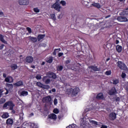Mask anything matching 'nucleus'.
<instances>
[{"label": "nucleus", "mask_w": 128, "mask_h": 128, "mask_svg": "<svg viewBox=\"0 0 128 128\" xmlns=\"http://www.w3.org/2000/svg\"><path fill=\"white\" fill-rule=\"evenodd\" d=\"M31 128H38V127L36 124H32Z\"/></svg>", "instance_id": "obj_41"}, {"label": "nucleus", "mask_w": 128, "mask_h": 128, "mask_svg": "<svg viewBox=\"0 0 128 128\" xmlns=\"http://www.w3.org/2000/svg\"><path fill=\"white\" fill-rule=\"evenodd\" d=\"M4 16V13L2 12H0V16Z\"/></svg>", "instance_id": "obj_58"}, {"label": "nucleus", "mask_w": 128, "mask_h": 128, "mask_svg": "<svg viewBox=\"0 0 128 128\" xmlns=\"http://www.w3.org/2000/svg\"><path fill=\"white\" fill-rule=\"evenodd\" d=\"M62 16H64V15L62 14H60L58 17V20H61V18H62Z\"/></svg>", "instance_id": "obj_45"}, {"label": "nucleus", "mask_w": 128, "mask_h": 128, "mask_svg": "<svg viewBox=\"0 0 128 128\" xmlns=\"http://www.w3.org/2000/svg\"><path fill=\"white\" fill-rule=\"evenodd\" d=\"M100 128H108V126L105 125H102Z\"/></svg>", "instance_id": "obj_53"}, {"label": "nucleus", "mask_w": 128, "mask_h": 128, "mask_svg": "<svg viewBox=\"0 0 128 128\" xmlns=\"http://www.w3.org/2000/svg\"><path fill=\"white\" fill-rule=\"evenodd\" d=\"M36 85L39 86L40 88H43L44 86V84L40 83V82H36Z\"/></svg>", "instance_id": "obj_34"}, {"label": "nucleus", "mask_w": 128, "mask_h": 128, "mask_svg": "<svg viewBox=\"0 0 128 128\" xmlns=\"http://www.w3.org/2000/svg\"><path fill=\"white\" fill-rule=\"evenodd\" d=\"M68 68H70L72 70H78V68L72 66V65H68Z\"/></svg>", "instance_id": "obj_26"}, {"label": "nucleus", "mask_w": 128, "mask_h": 128, "mask_svg": "<svg viewBox=\"0 0 128 128\" xmlns=\"http://www.w3.org/2000/svg\"><path fill=\"white\" fill-rule=\"evenodd\" d=\"M80 92V88H72V95L76 96L77 94Z\"/></svg>", "instance_id": "obj_6"}, {"label": "nucleus", "mask_w": 128, "mask_h": 128, "mask_svg": "<svg viewBox=\"0 0 128 128\" xmlns=\"http://www.w3.org/2000/svg\"><path fill=\"white\" fill-rule=\"evenodd\" d=\"M5 82H14V78L12 76H8L5 78Z\"/></svg>", "instance_id": "obj_16"}, {"label": "nucleus", "mask_w": 128, "mask_h": 128, "mask_svg": "<svg viewBox=\"0 0 128 128\" xmlns=\"http://www.w3.org/2000/svg\"><path fill=\"white\" fill-rule=\"evenodd\" d=\"M109 118L111 120H114L116 118V114L114 112H112L109 115Z\"/></svg>", "instance_id": "obj_10"}, {"label": "nucleus", "mask_w": 128, "mask_h": 128, "mask_svg": "<svg viewBox=\"0 0 128 128\" xmlns=\"http://www.w3.org/2000/svg\"><path fill=\"white\" fill-rule=\"evenodd\" d=\"M50 86L48 85H43V87L42 88H44L45 90H48L50 88Z\"/></svg>", "instance_id": "obj_38"}, {"label": "nucleus", "mask_w": 128, "mask_h": 128, "mask_svg": "<svg viewBox=\"0 0 128 128\" xmlns=\"http://www.w3.org/2000/svg\"><path fill=\"white\" fill-rule=\"evenodd\" d=\"M66 128H78V126L74 124H72L69 126H68Z\"/></svg>", "instance_id": "obj_30"}, {"label": "nucleus", "mask_w": 128, "mask_h": 128, "mask_svg": "<svg viewBox=\"0 0 128 128\" xmlns=\"http://www.w3.org/2000/svg\"><path fill=\"white\" fill-rule=\"evenodd\" d=\"M44 64H46L44 62H42V66H44Z\"/></svg>", "instance_id": "obj_61"}, {"label": "nucleus", "mask_w": 128, "mask_h": 128, "mask_svg": "<svg viewBox=\"0 0 128 128\" xmlns=\"http://www.w3.org/2000/svg\"><path fill=\"white\" fill-rule=\"evenodd\" d=\"M58 112H59L58 109L55 108L54 110V114H58Z\"/></svg>", "instance_id": "obj_46"}, {"label": "nucleus", "mask_w": 128, "mask_h": 128, "mask_svg": "<svg viewBox=\"0 0 128 128\" xmlns=\"http://www.w3.org/2000/svg\"><path fill=\"white\" fill-rule=\"evenodd\" d=\"M28 94V92L26 91H22L20 92V96H26Z\"/></svg>", "instance_id": "obj_22"}, {"label": "nucleus", "mask_w": 128, "mask_h": 128, "mask_svg": "<svg viewBox=\"0 0 128 128\" xmlns=\"http://www.w3.org/2000/svg\"><path fill=\"white\" fill-rule=\"evenodd\" d=\"M6 102V99L4 98H2L0 100V104H2Z\"/></svg>", "instance_id": "obj_36"}, {"label": "nucleus", "mask_w": 128, "mask_h": 128, "mask_svg": "<svg viewBox=\"0 0 128 128\" xmlns=\"http://www.w3.org/2000/svg\"><path fill=\"white\" fill-rule=\"evenodd\" d=\"M31 68H34L35 66H31Z\"/></svg>", "instance_id": "obj_62"}, {"label": "nucleus", "mask_w": 128, "mask_h": 128, "mask_svg": "<svg viewBox=\"0 0 128 128\" xmlns=\"http://www.w3.org/2000/svg\"><path fill=\"white\" fill-rule=\"evenodd\" d=\"M6 122L8 125L12 126V124H14V120H12V118H8L6 120Z\"/></svg>", "instance_id": "obj_21"}, {"label": "nucleus", "mask_w": 128, "mask_h": 128, "mask_svg": "<svg viewBox=\"0 0 128 128\" xmlns=\"http://www.w3.org/2000/svg\"><path fill=\"white\" fill-rule=\"evenodd\" d=\"M118 68H120L121 70H124L128 68V67H126V65L122 62H118Z\"/></svg>", "instance_id": "obj_4"}, {"label": "nucleus", "mask_w": 128, "mask_h": 128, "mask_svg": "<svg viewBox=\"0 0 128 128\" xmlns=\"http://www.w3.org/2000/svg\"><path fill=\"white\" fill-rule=\"evenodd\" d=\"M44 36H46L45 34L39 35L38 37V40L40 41V40H42V38H44Z\"/></svg>", "instance_id": "obj_28"}, {"label": "nucleus", "mask_w": 128, "mask_h": 128, "mask_svg": "<svg viewBox=\"0 0 128 128\" xmlns=\"http://www.w3.org/2000/svg\"><path fill=\"white\" fill-rule=\"evenodd\" d=\"M116 44H120V41H118V40H116Z\"/></svg>", "instance_id": "obj_56"}, {"label": "nucleus", "mask_w": 128, "mask_h": 128, "mask_svg": "<svg viewBox=\"0 0 128 128\" xmlns=\"http://www.w3.org/2000/svg\"><path fill=\"white\" fill-rule=\"evenodd\" d=\"M52 60H53L52 56H50L46 58V62H48L49 64H52Z\"/></svg>", "instance_id": "obj_23"}, {"label": "nucleus", "mask_w": 128, "mask_h": 128, "mask_svg": "<svg viewBox=\"0 0 128 128\" xmlns=\"http://www.w3.org/2000/svg\"><path fill=\"white\" fill-rule=\"evenodd\" d=\"M11 68L12 70H16V68H18V66L16 64H14L11 66Z\"/></svg>", "instance_id": "obj_35"}, {"label": "nucleus", "mask_w": 128, "mask_h": 128, "mask_svg": "<svg viewBox=\"0 0 128 128\" xmlns=\"http://www.w3.org/2000/svg\"><path fill=\"white\" fill-rule=\"evenodd\" d=\"M58 2H60V0H56L55 4L57 3V4H60V3H58Z\"/></svg>", "instance_id": "obj_57"}, {"label": "nucleus", "mask_w": 128, "mask_h": 128, "mask_svg": "<svg viewBox=\"0 0 128 128\" xmlns=\"http://www.w3.org/2000/svg\"><path fill=\"white\" fill-rule=\"evenodd\" d=\"M34 12H40V9L38 8H34Z\"/></svg>", "instance_id": "obj_43"}, {"label": "nucleus", "mask_w": 128, "mask_h": 128, "mask_svg": "<svg viewBox=\"0 0 128 128\" xmlns=\"http://www.w3.org/2000/svg\"><path fill=\"white\" fill-rule=\"evenodd\" d=\"M28 40H30V42H36L38 40V39L36 38H34L30 36L28 37Z\"/></svg>", "instance_id": "obj_17"}, {"label": "nucleus", "mask_w": 128, "mask_h": 128, "mask_svg": "<svg viewBox=\"0 0 128 128\" xmlns=\"http://www.w3.org/2000/svg\"><path fill=\"white\" fill-rule=\"evenodd\" d=\"M3 76H4V78H6V74H4Z\"/></svg>", "instance_id": "obj_59"}, {"label": "nucleus", "mask_w": 128, "mask_h": 128, "mask_svg": "<svg viewBox=\"0 0 128 128\" xmlns=\"http://www.w3.org/2000/svg\"><path fill=\"white\" fill-rule=\"evenodd\" d=\"M86 124V118H84L80 120V128H84Z\"/></svg>", "instance_id": "obj_7"}, {"label": "nucleus", "mask_w": 128, "mask_h": 128, "mask_svg": "<svg viewBox=\"0 0 128 128\" xmlns=\"http://www.w3.org/2000/svg\"><path fill=\"white\" fill-rule=\"evenodd\" d=\"M66 92V94H72V88H69L67 89Z\"/></svg>", "instance_id": "obj_27"}, {"label": "nucleus", "mask_w": 128, "mask_h": 128, "mask_svg": "<svg viewBox=\"0 0 128 128\" xmlns=\"http://www.w3.org/2000/svg\"><path fill=\"white\" fill-rule=\"evenodd\" d=\"M62 68H64V67L62 66H59L57 67V70H58V72H60L62 70Z\"/></svg>", "instance_id": "obj_32"}, {"label": "nucleus", "mask_w": 128, "mask_h": 128, "mask_svg": "<svg viewBox=\"0 0 128 128\" xmlns=\"http://www.w3.org/2000/svg\"><path fill=\"white\" fill-rule=\"evenodd\" d=\"M13 86H24V82L20 80L16 83H14Z\"/></svg>", "instance_id": "obj_15"}, {"label": "nucleus", "mask_w": 128, "mask_h": 128, "mask_svg": "<svg viewBox=\"0 0 128 128\" xmlns=\"http://www.w3.org/2000/svg\"><path fill=\"white\" fill-rule=\"evenodd\" d=\"M50 18L53 20H56V14H51L50 15Z\"/></svg>", "instance_id": "obj_31"}, {"label": "nucleus", "mask_w": 128, "mask_h": 128, "mask_svg": "<svg viewBox=\"0 0 128 128\" xmlns=\"http://www.w3.org/2000/svg\"><path fill=\"white\" fill-rule=\"evenodd\" d=\"M116 50L118 52H122V46L120 45H117L116 46Z\"/></svg>", "instance_id": "obj_18"}, {"label": "nucleus", "mask_w": 128, "mask_h": 128, "mask_svg": "<svg viewBox=\"0 0 128 128\" xmlns=\"http://www.w3.org/2000/svg\"><path fill=\"white\" fill-rule=\"evenodd\" d=\"M2 118H8L10 116V115H8V113L5 112L2 115Z\"/></svg>", "instance_id": "obj_25"}, {"label": "nucleus", "mask_w": 128, "mask_h": 128, "mask_svg": "<svg viewBox=\"0 0 128 128\" xmlns=\"http://www.w3.org/2000/svg\"><path fill=\"white\" fill-rule=\"evenodd\" d=\"M47 76H48V78H56V75L52 72H48L47 73Z\"/></svg>", "instance_id": "obj_8"}, {"label": "nucleus", "mask_w": 128, "mask_h": 128, "mask_svg": "<svg viewBox=\"0 0 128 128\" xmlns=\"http://www.w3.org/2000/svg\"><path fill=\"white\" fill-rule=\"evenodd\" d=\"M43 82L46 84H50V80L48 76H44L42 78Z\"/></svg>", "instance_id": "obj_14"}, {"label": "nucleus", "mask_w": 128, "mask_h": 128, "mask_svg": "<svg viewBox=\"0 0 128 128\" xmlns=\"http://www.w3.org/2000/svg\"><path fill=\"white\" fill-rule=\"evenodd\" d=\"M14 107V104L12 101L6 102L3 106V108L8 109L10 108V110H12Z\"/></svg>", "instance_id": "obj_1"}, {"label": "nucleus", "mask_w": 128, "mask_h": 128, "mask_svg": "<svg viewBox=\"0 0 128 128\" xmlns=\"http://www.w3.org/2000/svg\"><path fill=\"white\" fill-rule=\"evenodd\" d=\"M27 30H28V32L29 34H32V29L28 27L26 28Z\"/></svg>", "instance_id": "obj_48"}, {"label": "nucleus", "mask_w": 128, "mask_h": 128, "mask_svg": "<svg viewBox=\"0 0 128 128\" xmlns=\"http://www.w3.org/2000/svg\"><path fill=\"white\" fill-rule=\"evenodd\" d=\"M92 6H94L95 8H100V4L98 3H93L92 4Z\"/></svg>", "instance_id": "obj_24"}, {"label": "nucleus", "mask_w": 128, "mask_h": 128, "mask_svg": "<svg viewBox=\"0 0 128 128\" xmlns=\"http://www.w3.org/2000/svg\"><path fill=\"white\" fill-rule=\"evenodd\" d=\"M108 94L110 96H112L113 94H116V88L113 87L112 90L108 92Z\"/></svg>", "instance_id": "obj_12"}, {"label": "nucleus", "mask_w": 128, "mask_h": 128, "mask_svg": "<svg viewBox=\"0 0 128 128\" xmlns=\"http://www.w3.org/2000/svg\"><path fill=\"white\" fill-rule=\"evenodd\" d=\"M62 56H64V53L62 52H60L58 54V58H60Z\"/></svg>", "instance_id": "obj_50"}, {"label": "nucleus", "mask_w": 128, "mask_h": 128, "mask_svg": "<svg viewBox=\"0 0 128 128\" xmlns=\"http://www.w3.org/2000/svg\"><path fill=\"white\" fill-rule=\"evenodd\" d=\"M105 74H106V76H110V74H112V72L110 70L106 71L105 72Z\"/></svg>", "instance_id": "obj_40"}, {"label": "nucleus", "mask_w": 128, "mask_h": 128, "mask_svg": "<svg viewBox=\"0 0 128 128\" xmlns=\"http://www.w3.org/2000/svg\"><path fill=\"white\" fill-rule=\"evenodd\" d=\"M70 60H67L66 62V64H70Z\"/></svg>", "instance_id": "obj_52"}, {"label": "nucleus", "mask_w": 128, "mask_h": 128, "mask_svg": "<svg viewBox=\"0 0 128 128\" xmlns=\"http://www.w3.org/2000/svg\"><path fill=\"white\" fill-rule=\"evenodd\" d=\"M4 36L0 34V40L4 44H8V42L4 39Z\"/></svg>", "instance_id": "obj_20"}, {"label": "nucleus", "mask_w": 128, "mask_h": 128, "mask_svg": "<svg viewBox=\"0 0 128 128\" xmlns=\"http://www.w3.org/2000/svg\"><path fill=\"white\" fill-rule=\"evenodd\" d=\"M116 20H118V22H128V18H126L124 16H118L116 18Z\"/></svg>", "instance_id": "obj_5"}, {"label": "nucleus", "mask_w": 128, "mask_h": 128, "mask_svg": "<svg viewBox=\"0 0 128 128\" xmlns=\"http://www.w3.org/2000/svg\"><path fill=\"white\" fill-rule=\"evenodd\" d=\"M60 4L63 6H64L66 4V1L64 0H61L60 2Z\"/></svg>", "instance_id": "obj_39"}, {"label": "nucleus", "mask_w": 128, "mask_h": 128, "mask_svg": "<svg viewBox=\"0 0 128 128\" xmlns=\"http://www.w3.org/2000/svg\"><path fill=\"white\" fill-rule=\"evenodd\" d=\"M90 122H92V124H95V126H98V122L96 121L91 120Z\"/></svg>", "instance_id": "obj_47"}, {"label": "nucleus", "mask_w": 128, "mask_h": 128, "mask_svg": "<svg viewBox=\"0 0 128 128\" xmlns=\"http://www.w3.org/2000/svg\"><path fill=\"white\" fill-rule=\"evenodd\" d=\"M97 100H104V94L102 93H99L96 96Z\"/></svg>", "instance_id": "obj_19"}, {"label": "nucleus", "mask_w": 128, "mask_h": 128, "mask_svg": "<svg viewBox=\"0 0 128 128\" xmlns=\"http://www.w3.org/2000/svg\"><path fill=\"white\" fill-rule=\"evenodd\" d=\"M56 120V115L54 114H50L48 116V120Z\"/></svg>", "instance_id": "obj_13"}, {"label": "nucleus", "mask_w": 128, "mask_h": 128, "mask_svg": "<svg viewBox=\"0 0 128 128\" xmlns=\"http://www.w3.org/2000/svg\"><path fill=\"white\" fill-rule=\"evenodd\" d=\"M88 68H91V70H94V72H98V68L94 66L89 67Z\"/></svg>", "instance_id": "obj_29"}, {"label": "nucleus", "mask_w": 128, "mask_h": 128, "mask_svg": "<svg viewBox=\"0 0 128 128\" xmlns=\"http://www.w3.org/2000/svg\"><path fill=\"white\" fill-rule=\"evenodd\" d=\"M26 62L30 64L34 62V58H32V56H28L26 58Z\"/></svg>", "instance_id": "obj_11"}, {"label": "nucleus", "mask_w": 128, "mask_h": 128, "mask_svg": "<svg viewBox=\"0 0 128 128\" xmlns=\"http://www.w3.org/2000/svg\"><path fill=\"white\" fill-rule=\"evenodd\" d=\"M36 80H42V76L40 74H37L36 76Z\"/></svg>", "instance_id": "obj_42"}, {"label": "nucleus", "mask_w": 128, "mask_h": 128, "mask_svg": "<svg viewBox=\"0 0 128 128\" xmlns=\"http://www.w3.org/2000/svg\"><path fill=\"white\" fill-rule=\"evenodd\" d=\"M121 76L122 78H126V73H124V72H122Z\"/></svg>", "instance_id": "obj_44"}, {"label": "nucleus", "mask_w": 128, "mask_h": 128, "mask_svg": "<svg viewBox=\"0 0 128 128\" xmlns=\"http://www.w3.org/2000/svg\"><path fill=\"white\" fill-rule=\"evenodd\" d=\"M42 102L44 104H52V97L48 96L42 98Z\"/></svg>", "instance_id": "obj_2"}, {"label": "nucleus", "mask_w": 128, "mask_h": 128, "mask_svg": "<svg viewBox=\"0 0 128 128\" xmlns=\"http://www.w3.org/2000/svg\"><path fill=\"white\" fill-rule=\"evenodd\" d=\"M6 90V92H5V94H8V91Z\"/></svg>", "instance_id": "obj_60"}, {"label": "nucleus", "mask_w": 128, "mask_h": 128, "mask_svg": "<svg viewBox=\"0 0 128 128\" xmlns=\"http://www.w3.org/2000/svg\"><path fill=\"white\" fill-rule=\"evenodd\" d=\"M20 120H22L23 118L22 116H20Z\"/></svg>", "instance_id": "obj_63"}, {"label": "nucleus", "mask_w": 128, "mask_h": 128, "mask_svg": "<svg viewBox=\"0 0 128 128\" xmlns=\"http://www.w3.org/2000/svg\"><path fill=\"white\" fill-rule=\"evenodd\" d=\"M19 4L21 6L28 4V0H19Z\"/></svg>", "instance_id": "obj_9"}, {"label": "nucleus", "mask_w": 128, "mask_h": 128, "mask_svg": "<svg viewBox=\"0 0 128 128\" xmlns=\"http://www.w3.org/2000/svg\"><path fill=\"white\" fill-rule=\"evenodd\" d=\"M52 92H56V88H52Z\"/></svg>", "instance_id": "obj_55"}, {"label": "nucleus", "mask_w": 128, "mask_h": 128, "mask_svg": "<svg viewBox=\"0 0 128 128\" xmlns=\"http://www.w3.org/2000/svg\"><path fill=\"white\" fill-rule=\"evenodd\" d=\"M110 58H108L106 59V62H108V60H110Z\"/></svg>", "instance_id": "obj_64"}, {"label": "nucleus", "mask_w": 128, "mask_h": 128, "mask_svg": "<svg viewBox=\"0 0 128 128\" xmlns=\"http://www.w3.org/2000/svg\"><path fill=\"white\" fill-rule=\"evenodd\" d=\"M4 46V44H2L0 46V50H2Z\"/></svg>", "instance_id": "obj_51"}, {"label": "nucleus", "mask_w": 128, "mask_h": 128, "mask_svg": "<svg viewBox=\"0 0 128 128\" xmlns=\"http://www.w3.org/2000/svg\"><path fill=\"white\" fill-rule=\"evenodd\" d=\"M113 82V84H118V82H120L118 81V80L117 79H114L112 80Z\"/></svg>", "instance_id": "obj_33"}, {"label": "nucleus", "mask_w": 128, "mask_h": 128, "mask_svg": "<svg viewBox=\"0 0 128 128\" xmlns=\"http://www.w3.org/2000/svg\"><path fill=\"white\" fill-rule=\"evenodd\" d=\"M120 16H126V14H124V12H122L120 14Z\"/></svg>", "instance_id": "obj_54"}, {"label": "nucleus", "mask_w": 128, "mask_h": 128, "mask_svg": "<svg viewBox=\"0 0 128 128\" xmlns=\"http://www.w3.org/2000/svg\"><path fill=\"white\" fill-rule=\"evenodd\" d=\"M52 8H54L55 10H56L57 12H60V10L62 8L60 6V4H58V3H54L51 6Z\"/></svg>", "instance_id": "obj_3"}, {"label": "nucleus", "mask_w": 128, "mask_h": 128, "mask_svg": "<svg viewBox=\"0 0 128 128\" xmlns=\"http://www.w3.org/2000/svg\"><path fill=\"white\" fill-rule=\"evenodd\" d=\"M56 50H60V48H56V49H54V52H52V54L53 56H56Z\"/></svg>", "instance_id": "obj_37"}, {"label": "nucleus", "mask_w": 128, "mask_h": 128, "mask_svg": "<svg viewBox=\"0 0 128 128\" xmlns=\"http://www.w3.org/2000/svg\"><path fill=\"white\" fill-rule=\"evenodd\" d=\"M54 104H58V99L55 98L54 101Z\"/></svg>", "instance_id": "obj_49"}]
</instances>
